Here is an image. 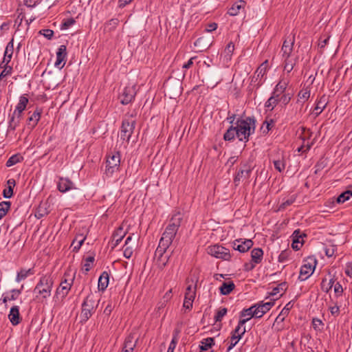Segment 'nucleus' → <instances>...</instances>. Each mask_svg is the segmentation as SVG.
Returning a JSON list of instances; mask_svg holds the SVG:
<instances>
[{"label":"nucleus","instance_id":"f8f14e48","mask_svg":"<svg viewBox=\"0 0 352 352\" xmlns=\"http://www.w3.org/2000/svg\"><path fill=\"white\" fill-rule=\"evenodd\" d=\"M74 283V278L69 279L66 278V274L63 278L59 287L57 288L56 294L59 295L62 298L67 296L69 292L70 291L72 286Z\"/></svg>","mask_w":352,"mask_h":352},{"label":"nucleus","instance_id":"09e8293b","mask_svg":"<svg viewBox=\"0 0 352 352\" xmlns=\"http://www.w3.org/2000/svg\"><path fill=\"white\" fill-rule=\"evenodd\" d=\"M273 164L275 169L278 170L279 173L283 172L286 166V163L284 157L273 160Z\"/></svg>","mask_w":352,"mask_h":352},{"label":"nucleus","instance_id":"7c9ffc66","mask_svg":"<svg viewBox=\"0 0 352 352\" xmlns=\"http://www.w3.org/2000/svg\"><path fill=\"white\" fill-rule=\"evenodd\" d=\"M263 251L261 248H254L251 252L252 262L258 264L262 261Z\"/></svg>","mask_w":352,"mask_h":352},{"label":"nucleus","instance_id":"20e7f679","mask_svg":"<svg viewBox=\"0 0 352 352\" xmlns=\"http://www.w3.org/2000/svg\"><path fill=\"white\" fill-rule=\"evenodd\" d=\"M99 303L92 293L87 295L82 305L81 317L84 320H87L94 313Z\"/></svg>","mask_w":352,"mask_h":352},{"label":"nucleus","instance_id":"dca6fc26","mask_svg":"<svg viewBox=\"0 0 352 352\" xmlns=\"http://www.w3.org/2000/svg\"><path fill=\"white\" fill-rule=\"evenodd\" d=\"M182 220L183 214L179 211L175 212L170 219L169 223L166 228L170 229V230L177 233Z\"/></svg>","mask_w":352,"mask_h":352},{"label":"nucleus","instance_id":"ea45409f","mask_svg":"<svg viewBox=\"0 0 352 352\" xmlns=\"http://www.w3.org/2000/svg\"><path fill=\"white\" fill-rule=\"evenodd\" d=\"M283 61V68L284 70L287 73H289L294 69V65H296V60H293L291 57L288 58H282Z\"/></svg>","mask_w":352,"mask_h":352},{"label":"nucleus","instance_id":"393cba45","mask_svg":"<svg viewBox=\"0 0 352 352\" xmlns=\"http://www.w3.org/2000/svg\"><path fill=\"white\" fill-rule=\"evenodd\" d=\"M245 4V1L243 0L238 1L233 3L231 8L228 10V13L230 16H236L239 14L241 10H244Z\"/></svg>","mask_w":352,"mask_h":352},{"label":"nucleus","instance_id":"338daca9","mask_svg":"<svg viewBox=\"0 0 352 352\" xmlns=\"http://www.w3.org/2000/svg\"><path fill=\"white\" fill-rule=\"evenodd\" d=\"M40 33L43 34L45 38L50 39L54 35V32L50 29H45L40 31Z\"/></svg>","mask_w":352,"mask_h":352},{"label":"nucleus","instance_id":"4be33fe9","mask_svg":"<svg viewBox=\"0 0 352 352\" xmlns=\"http://www.w3.org/2000/svg\"><path fill=\"white\" fill-rule=\"evenodd\" d=\"M211 44V39L204 36L197 38L194 43L195 47H197V51L199 52H204L206 50L210 47Z\"/></svg>","mask_w":352,"mask_h":352},{"label":"nucleus","instance_id":"680f3d73","mask_svg":"<svg viewBox=\"0 0 352 352\" xmlns=\"http://www.w3.org/2000/svg\"><path fill=\"white\" fill-rule=\"evenodd\" d=\"M76 23V21L73 18H69L67 19L63 20L62 24H61V29L62 30H66L70 28L72 25H74Z\"/></svg>","mask_w":352,"mask_h":352},{"label":"nucleus","instance_id":"cd10ccee","mask_svg":"<svg viewBox=\"0 0 352 352\" xmlns=\"http://www.w3.org/2000/svg\"><path fill=\"white\" fill-rule=\"evenodd\" d=\"M328 103V98L325 95H322L316 101V105L314 109V111L316 116L320 115L322 111L325 109Z\"/></svg>","mask_w":352,"mask_h":352},{"label":"nucleus","instance_id":"5fc2aeb1","mask_svg":"<svg viewBox=\"0 0 352 352\" xmlns=\"http://www.w3.org/2000/svg\"><path fill=\"white\" fill-rule=\"evenodd\" d=\"M352 196L351 190H346L342 193H341L337 198V202L339 204H343L346 201L349 200L350 197Z\"/></svg>","mask_w":352,"mask_h":352},{"label":"nucleus","instance_id":"9b49d317","mask_svg":"<svg viewBox=\"0 0 352 352\" xmlns=\"http://www.w3.org/2000/svg\"><path fill=\"white\" fill-rule=\"evenodd\" d=\"M167 250L168 248H163V247L157 246L155 252L157 264L161 270L166 267L172 254V252L170 254H168Z\"/></svg>","mask_w":352,"mask_h":352},{"label":"nucleus","instance_id":"603ef678","mask_svg":"<svg viewBox=\"0 0 352 352\" xmlns=\"http://www.w3.org/2000/svg\"><path fill=\"white\" fill-rule=\"evenodd\" d=\"M302 133L300 135L301 140H302V143L307 144L309 142V139L311 137L312 133L309 129H306L305 127H301Z\"/></svg>","mask_w":352,"mask_h":352},{"label":"nucleus","instance_id":"69168bd1","mask_svg":"<svg viewBox=\"0 0 352 352\" xmlns=\"http://www.w3.org/2000/svg\"><path fill=\"white\" fill-rule=\"evenodd\" d=\"M334 292L337 297L342 295L343 288L342 285L338 282L334 285Z\"/></svg>","mask_w":352,"mask_h":352},{"label":"nucleus","instance_id":"8fccbe9b","mask_svg":"<svg viewBox=\"0 0 352 352\" xmlns=\"http://www.w3.org/2000/svg\"><path fill=\"white\" fill-rule=\"evenodd\" d=\"M334 280L330 279L329 281L327 282V278H323L321 282V289L323 292L328 293L332 288L334 284Z\"/></svg>","mask_w":352,"mask_h":352},{"label":"nucleus","instance_id":"13d9d810","mask_svg":"<svg viewBox=\"0 0 352 352\" xmlns=\"http://www.w3.org/2000/svg\"><path fill=\"white\" fill-rule=\"evenodd\" d=\"M228 309L225 307L220 308L214 316V320L216 322H221L224 316L226 315Z\"/></svg>","mask_w":352,"mask_h":352},{"label":"nucleus","instance_id":"f03ea898","mask_svg":"<svg viewBox=\"0 0 352 352\" xmlns=\"http://www.w3.org/2000/svg\"><path fill=\"white\" fill-rule=\"evenodd\" d=\"M28 102L29 99L26 94H23L19 97V102L15 109L8 116V131H14L16 127L19 126L21 120L23 118V111L25 110Z\"/></svg>","mask_w":352,"mask_h":352},{"label":"nucleus","instance_id":"c85d7f7f","mask_svg":"<svg viewBox=\"0 0 352 352\" xmlns=\"http://www.w3.org/2000/svg\"><path fill=\"white\" fill-rule=\"evenodd\" d=\"M251 170L249 168L240 169L234 178L235 186H239L241 179H247L250 177Z\"/></svg>","mask_w":352,"mask_h":352},{"label":"nucleus","instance_id":"7ed1b4c3","mask_svg":"<svg viewBox=\"0 0 352 352\" xmlns=\"http://www.w3.org/2000/svg\"><path fill=\"white\" fill-rule=\"evenodd\" d=\"M53 284L54 281L50 275L42 276L33 290L35 299L43 302L49 298L51 296Z\"/></svg>","mask_w":352,"mask_h":352},{"label":"nucleus","instance_id":"052dcab7","mask_svg":"<svg viewBox=\"0 0 352 352\" xmlns=\"http://www.w3.org/2000/svg\"><path fill=\"white\" fill-rule=\"evenodd\" d=\"M291 250H283L280 252L278 256V261L280 263H284L288 260V258L291 254Z\"/></svg>","mask_w":352,"mask_h":352},{"label":"nucleus","instance_id":"6e6d98bb","mask_svg":"<svg viewBox=\"0 0 352 352\" xmlns=\"http://www.w3.org/2000/svg\"><path fill=\"white\" fill-rule=\"evenodd\" d=\"M94 260V257L92 256H88L85 258L82 268V270H85V272H89L93 267Z\"/></svg>","mask_w":352,"mask_h":352},{"label":"nucleus","instance_id":"473e14b6","mask_svg":"<svg viewBox=\"0 0 352 352\" xmlns=\"http://www.w3.org/2000/svg\"><path fill=\"white\" fill-rule=\"evenodd\" d=\"M311 94V90L309 87H303L298 94L297 102L304 103L307 101Z\"/></svg>","mask_w":352,"mask_h":352},{"label":"nucleus","instance_id":"c03bdc74","mask_svg":"<svg viewBox=\"0 0 352 352\" xmlns=\"http://www.w3.org/2000/svg\"><path fill=\"white\" fill-rule=\"evenodd\" d=\"M85 239L86 237L82 234L77 235L72 241V245H74L73 251L78 252L84 243Z\"/></svg>","mask_w":352,"mask_h":352},{"label":"nucleus","instance_id":"3c124183","mask_svg":"<svg viewBox=\"0 0 352 352\" xmlns=\"http://www.w3.org/2000/svg\"><path fill=\"white\" fill-rule=\"evenodd\" d=\"M274 126V121L272 119L270 120H265L263 123V125L261 127V130L263 133L267 134L272 129V128Z\"/></svg>","mask_w":352,"mask_h":352},{"label":"nucleus","instance_id":"c756f323","mask_svg":"<svg viewBox=\"0 0 352 352\" xmlns=\"http://www.w3.org/2000/svg\"><path fill=\"white\" fill-rule=\"evenodd\" d=\"M109 275L108 272H103L98 279V288L100 291H104L109 285Z\"/></svg>","mask_w":352,"mask_h":352},{"label":"nucleus","instance_id":"b1692460","mask_svg":"<svg viewBox=\"0 0 352 352\" xmlns=\"http://www.w3.org/2000/svg\"><path fill=\"white\" fill-rule=\"evenodd\" d=\"M138 339H135L134 334L130 333L124 342L122 349L129 352H133L135 347L136 346Z\"/></svg>","mask_w":352,"mask_h":352},{"label":"nucleus","instance_id":"58836bf2","mask_svg":"<svg viewBox=\"0 0 352 352\" xmlns=\"http://www.w3.org/2000/svg\"><path fill=\"white\" fill-rule=\"evenodd\" d=\"M8 188L3 191V195L5 198H10L13 195V188L16 185V182L14 179H10L7 181Z\"/></svg>","mask_w":352,"mask_h":352},{"label":"nucleus","instance_id":"6e6552de","mask_svg":"<svg viewBox=\"0 0 352 352\" xmlns=\"http://www.w3.org/2000/svg\"><path fill=\"white\" fill-rule=\"evenodd\" d=\"M137 94L136 85H129L126 86L119 94V99L121 104L126 105L131 103Z\"/></svg>","mask_w":352,"mask_h":352},{"label":"nucleus","instance_id":"4c0bfd02","mask_svg":"<svg viewBox=\"0 0 352 352\" xmlns=\"http://www.w3.org/2000/svg\"><path fill=\"white\" fill-rule=\"evenodd\" d=\"M235 285L232 281L223 282L219 287L220 294L221 295H228L234 289Z\"/></svg>","mask_w":352,"mask_h":352},{"label":"nucleus","instance_id":"6ab92c4d","mask_svg":"<svg viewBox=\"0 0 352 352\" xmlns=\"http://www.w3.org/2000/svg\"><path fill=\"white\" fill-rule=\"evenodd\" d=\"M57 188L61 192H66L72 189H76L74 183L67 177H60L57 183Z\"/></svg>","mask_w":352,"mask_h":352},{"label":"nucleus","instance_id":"0eeeda50","mask_svg":"<svg viewBox=\"0 0 352 352\" xmlns=\"http://www.w3.org/2000/svg\"><path fill=\"white\" fill-rule=\"evenodd\" d=\"M207 252L217 258L225 261H229L231 258L229 250L217 244L208 247Z\"/></svg>","mask_w":352,"mask_h":352},{"label":"nucleus","instance_id":"79ce46f5","mask_svg":"<svg viewBox=\"0 0 352 352\" xmlns=\"http://www.w3.org/2000/svg\"><path fill=\"white\" fill-rule=\"evenodd\" d=\"M236 137V129L235 126L231 125L223 135L226 141H232Z\"/></svg>","mask_w":352,"mask_h":352},{"label":"nucleus","instance_id":"f3484780","mask_svg":"<svg viewBox=\"0 0 352 352\" xmlns=\"http://www.w3.org/2000/svg\"><path fill=\"white\" fill-rule=\"evenodd\" d=\"M253 245V242L250 239H236L232 243V248L235 250H238L240 252L244 253L248 252Z\"/></svg>","mask_w":352,"mask_h":352},{"label":"nucleus","instance_id":"423d86ee","mask_svg":"<svg viewBox=\"0 0 352 352\" xmlns=\"http://www.w3.org/2000/svg\"><path fill=\"white\" fill-rule=\"evenodd\" d=\"M316 265V260L313 257H309L304 261L301 266L298 279L301 281L307 280L314 272Z\"/></svg>","mask_w":352,"mask_h":352},{"label":"nucleus","instance_id":"a878e982","mask_svg":"<svg viewBox=\"0 0 352 352\" xmlns=\"http://www.w3.org/2000/svg\"><path fill=\"white\" fill-rule=\"evenodd\" d=\"M23 289V285L21 286V288L20 289H13L10 291L11 295L10 296H3V297L0 299V302L1 301L2 303L5 304V305H7L8 301L11 300H16L19 296L21 295L22 290Z\"/></svg>","mask_w":352,"mask_h":352},{"label":"nucleus","instance_id":"de8ad7c7","mask_svg":"<svg viewBox=\"0 0 352 352\" xmlns=\"http://www.w3.org/2000/svg\"><path fill=\"white\" fill-rule=\"evenodd\" d=\"M23 157L19 154H15L12 155L6 162V166L8 167L12 166L17 163L21 162Z\"/></svg>","mask_w":352,"mask_h":352},{"label":"nucleus","instance_id":"9d476101","mask_svg":"<svg viewBox=\"0 0 352 352\" xmlns=\"http://www.w3.org/2000/svg\"><path fill=\"white\" fill-rule=\"evenodd\" d=\"M248 322V319H240L238 325L232 332V340H235L234 342L230 343L228 348V351H230L239 341L242 336L246 332L244 324Z\"/></svg>","mask_w":352,"mask_h":352},{"label":"nucleus","instance_id":"c9c22d12","mask_svg":"<svg viewBox=\"0 0 352 352\" xmlns=\"http://www.w3.org/2000/svg\"><path fill=\"white\" fill-rule=\"evenodd\" d=\"M289 81L285 79L280 80L278 83L276 85L274 91L272 93L278 95L280 96L281 94H283L287 85H288Z\"/></svg>","mask_w":352,"mask_h":352},{"label":"nucleus","instance_id":"774afa93","mask_svg":"<svg viewBox=\"0 0 352 352\" xmlns=\"http://www.w3.org/2000/svg\"><path fill=\"white\" fill-rule=\"evenodd\" d=\"M177 343V339L176 336H173V338L169 344V346L168 348L167 352H174V350L176 347Z\"/></svg>","mask_w":352,"mask_h":352},{"label":"nucleus","instance_id":"5701e85b","mask_svg":"<svg viewBox=\"0 0 352 352\" xmlns=\"http://www.w3.org/2000/svg\"><path fill=\"white\" fill-rule=\"evenodd\" d=\"M42 113V110L36 108L34 113L27 119V126L33 129L38 124Z\"/></svg>","mask_w":352,"mask_h":352},{"label":"nucleus","instance_id":"a211bd4d","mask_svg":"<svg viewBox=\"0 0 352 352\" xmlns=\"http://www.w3.org/2000/svg\"><path fill=\"white\" fill-rule=\"evenodd\" d=\"M67 58V47L65 45H61L58 49L56 52V60L55 62V66L60 69H62L66 62Z\"/></svg>","mask_w":352,"mask_h":352},{"label":"nucleus","instance_id":"39448f33","mask_svg":"<svg viewBox=\"0 0 352 352\" xmlns=\"http://www.w3.org/2000/svg\"><path fill=\"white\" fill-rule=\"evenodd\" d=\"M120 164V154L118 151L111 153L107 157L106 168L104 175L107 177L113 176V173L118 171Z\"/></svg>","mask_w":352,"mask_h":352},{"label":"nucleus","instance_id":"e433bc0d","mask_svg":"<svg viewBox=\"0 0 352 352\" xmlns=\"http://www.w3.org/2000/svg\"><path fill=\"white\" fill-rule=\"evenodd\" d=\"M196 290H197V285L195 284L194 286H192V284L188 285V286L186 287L185 295H184V299L194 301L196 296Z\"/></svg>","mask_w":352,"mask_h":352},{"label":"nucleus","instance_id":"bf43d9fd","mask_svg":"<svg viewBox=\"0 0 352 352\" xmlns=\"http://www.w3.org/2000/svg\"><path fill=\"white\" fill-rule=\"evenodd\" d=\"M133 245H124V250H123V254L124 256L126 258H130L133 253Z\"/></svg>","mask_w":352,"mask_h":352},{"label":"nucleus","instance_id":"bb28decb","mask_svg":"<svg viewBox=\"0 0 352 352\" xmlns=\"http://www.w3.org/2000/svg\"><path fill=\"white\" fill-rule=\"evenodd\" d=\"M254 317L259 318L258 316V312L255 311L253 305L248 309H243L240 312V319H248V321Z\"/></svg>","mask_w":352,"mask_h":352},{"label":"nucleus","instance_id":"2eb2a0df","mask_svg":"<svg viewBox=\"0 0 352 352\" xmlns=\"http://www.w3.org/2000/svg\"><path fill=\"white\" fill-rule=\"evenodd\" d=\"M295 42L294 35L288 36L284 41L280 50L282 58L291 57L294 50V45Z\"/></svg>","mask_w":352,"mask_h":352},{"label":"nucleus","instance_id":"412c9836","mask_svg":"<svg viewBox=\"0 0 352 352\" xmlns=\"http://www.w3.org/2000/svg\"><path fill=\"white\" fill-rule=\"evenodd\" d=\"M274 300H272L265 303L262 302L261 304H256L253 305V307H254L255 311L258 312V318H261L265 313L270 311V309L274 306Z\"/></svg>","mask_w":352,"mask_h":352},{"label":"nucleus","instance_id":"4d7b16f0","mask_svg":"<svg viewBox=\"0 0 352 352\" xmlns=\"http://www.w3.org/2000/svg\"><path fill=\"white\" fill-rule=\"evenodd\" d=\"M119 24V20L118 19H111L107 21L104 27L108 31L111 32L114 30Z\"/></svg>","mask_w":352,"mask_h":352},{"label":"nucleus","instance_id":"aec40b11","mask_svg":"<svg viewBox=\"0 0 352 352\" xmlns=\"http://www.w3.org/2000/svg\"><path fill=\"white\" fill-rule=\"evenodd\" d=\"M8 319L13 326H16L21 322L22 318L19 313V306L14 305L11 307L8 314Z\"/></svg>","mask_w":352,"mask_h":352},{"label":"nucleus","instance_id":"a19ab883","mask_svg":"<svg viewBox=\"0 0 352 352\" xmlns=\"http://www.w3.org/2000/svg\"><path fill=\"white\" fill-rule=\"evenodd\" d=\"M278 95L272 93V96L267 100L265 107L270 110H273L278 103Z\"/></svg>","mask_w":352,"mask_h":352},{"label":"nucleus","instance_id":"f704fd0d","mask_svg":"<svg viewBox=\"0 0 352 352\" xmlns=\"http://www.w3.org/2000/svg\"><path fill=\"white\" fill-rule=\"evenodd\" d=\"M126 232L122 227H119L113 234V240L115 241L114 245H118L126 235Z\"/></svg>","mask_w":352,"mask_h":352},{"label":"nucleus","instance_id":"ddd939ff","mask_svg":"<svg viewBox=\"0 0 352 352\" xmlns=\"http://www.w3.org/2000/svg\"><path fill=\"white\" fill-rule=\"evenodd\" d=\"M293 307V304L292 302H289L282 309L279 315L275 319L274 323L273 324L274 327L276 326V329L278 331H280L283 329V326L280 325V323H283L285 320V318L288 316L289 311Z\"/></svg>","mask_w":352,"mask_h":352},{"label":"nucleus","instance_id":"a18cd8bd","mask_svg":"<svg viewBox=\"0 0 352 352\" xmlns=\"http://www.w3.org/2000/svg\"><path fill=\"white\" fill-rule=\"evenodd\" d=\"M287 283L286 282H282L276 287H274L272 292L269 293V295L274 296L279 294L280 292H285L287 289Z\"/></svg>","mask_w":352,"mask_h":352},{"label":"nucleus","instance_id":"e2e57ef3","mask_svg":"<svg viewBox=\"0 0 352 352\" xmlns=\"http://www.w3.org/2000/svg\"><path fill=\"white\" fill-rule=\"evenodd\" d=\"M307 235L305 234V233H302L300 230H296L292 235V240H296V241H302V238L304 236H306Z\"/></svg>","mask_w":352,"mask_h":352},{"label":"nucleus","instance_id":"1a4fd4ad","mask_svg":"<svg viewBox=\"0 0 352 352\" xmlns=\"http://www.w3.org/2000/svg\"><path fill=\"white\" fill-rule=\"evenodd\" d=\"M135 125V120L124 119L120 129V138L129 142L133 133Z\"/></svg>","mask_w":352,"mask_h":352},{"label":"nucleus","instance_id":"37998d69","mask_svg":"<svg viewBox=\"0 0 352 352\" xmlns=\"http://www.w3.org/2000/svg\"><path fill=\"white\" fill-rule=\"evenodd\" d=\"M213 345H214V340L213 338H207L203 339L199 345V348L201 351H207L208 349L211 348Z\"/></svg>","mask_w":352,"mask_h":352},{"label":"nucleus","instance_id":"f257e3e1","mask_svg":"<svg viewBox=\"0 0 352 352\" xmlns=\"http://www.w3.org/2000/svg\"><path fill=\"white\" fill-rule=\"evenodd\" d=\"M236 138L241 142H247L250 136L254 133L256 129V119L249 116L245 118H238L235 122Z\"/></svg>","mask_w":352,"mask_h":352},{"label":"nucleus","instance_id":"4468645a","mask_svg":"<svg viewBox=\"0 0 352 352\" xmlns=\"http://www.w3.org/2000/svg\"><path fill=\"white\" fill-rule=\"evenodd\" d=\"M177 232L170 230V229L165 228L162 236L160 239L158 246L163 247V248H168L172 244Z\"/></svg>","mask_w":352,"mask_h":352},{"label":"nucleus","instance_id":"72a5a7b5","mask_svg":"<svg viewBox=\"0 0 352 352\" xmlns=\"http://www.w3.org/2000/svg\"><path fill=\"white\" fill-rule=\"evenodd\" d=\"M14 43L13 38L8 43L3 56V63H10L13 54Z\"/></svg>","mask_w":352,"mask_h":352},{"label":"nucleus","instance_id":"49530a36","mask_svg":"<svg viewBox=\"0 0 352 352\" xmlns=\"http://www.w3.org/2000/svg\"><path fill=\"white\" fill-rule=\"evenodd\" d=\"M11 203L8 201H1L0 203V219L5 217L10 209Z\"/></svg>","mask_w":352,"mask_h":352},{"label":"nucleus","instance_id":"2f4dec72","mask_svg":"<svg viewBox=\"0 0 352 352\" xmlns=\"http://www.w3.org/2000/svg\"><path fill=\"white\" fill-rule=\"evenodd\" d=\"M34 274V268H30L28 270L21 269L19 272H17L16 276V281L17 283L21 282V280L27 278L28 276L30 275H33Z\"/></svg>","mask_w":352,"mask_h":352},{"label":"nucleus","instance_id":"864d4df0","mask_svg":"<svg viewBox=\"0 0 352 352\" xmlns=\"http://www.w3.org/2000/svg\"><path fill=\"white\" fill-rule=\"evenodd\" d=\"M296 195H293L289 198L286 199L285 201H283L280 205L279 206L278 210H285L287 206L292 205L294 201H296Z\"/></svg>","mask_w":352,"mask_h":352},{"label":"nucleus","instance_id":"0e129e2a","mask_svg":"<svg viewBox=\"0 0 352 352\" xmlns=\"http://www.w3.org/2000/svg\"><path fill=\"white\" fill-rule=\"evenodd\" d=\"M291 100V96L289 94H283L278 97V102H282L284 105L287 104Z\"/></svg>","mask_w":352,"mask_h":352}]
</instances>
